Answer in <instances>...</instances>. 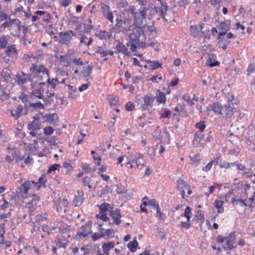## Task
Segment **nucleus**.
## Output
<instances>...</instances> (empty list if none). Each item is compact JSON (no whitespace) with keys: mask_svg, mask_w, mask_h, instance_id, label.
I'll list each match as a JSON object with an SVG mask.
<instances>
[{"mask_svg":"<svg viewBox=\"0 0 255 255\" xmlns=\"http://www.w3.org/2000/svg\"><path fill=\"white\" fill-rule=\"evenodd\" d=\"M190 158L192 163H198L200 160V155L199 154H196L193 157L190 156Z\"/></svg>","mask_w":255,"mask_h":255,"instance_id":"obj_58","label":"nucleus"},{"mask_svg":"<svg viewBox=\"0 0 255 255\" xmlns=\"http://www.w3.org/2000/svg\"><path fill=\"white\" fill-rule=\"evenodd\" d=\"M156 100L159 103H164L166 100L165 95L161 92H159L156 96Z\"/></svg>","mask_w":255,"mask_h":255,"instance_id":"obj_46","label":"nucleus"},{"mask_svg":"<svg viewBox=\"0 0 255 255\" xmlns=\"http://www.w3.org/2000/svg\"><path fill=\"white\" fill-rule=\"evenodd\" d=\"M92 69L93 67L92 66L88 65V66L84 71V75L87 78L86 80L87 81L90 79H92L91 74L92 73Z\"/></svg>","mask_w":255,"mask_h":255,"instance_id":"obj_33","label":"nucleus"},{"mask_svg":"<svg viewBox=\"0 0 255 255\" xmlns=\"http://www.w3.org/2000/svg\"><path fill=\"white\" fill-rule=\"evenodd\" d=\"M147 10L145 9V7H141L139 11L136 12L134 15V24L138 27L136 32H138L139 34L140 32L143 33V30L140 26L143 23V20L145 18Z\"/></svg>","mask_w":255,"mask_h":255,"instance_id":"obj_2","label":"nucleus"},{"mask_svg":"<svg viewBox=\"0 0 255 255\" xmlns=\"http://www.w3.org/2000/svg\"><path fill=\"white\" fill-rule=\"evenodd\" d=\"M114 236V232L113 229H108L105 231L104 233H103V238H111Z\"/></svg>","mask_w":255,"mask_h":255,"instance_id":"obj_43","label":"nucleus"},{"mask_svg":"<svg viewBox=\"0 0 255 255\" xmlns=\"http://www.w3.org/2000/svg\"><path fill=\"white\" fill-rule=\"evenodd\" d=\"M195 127L197 128H199L200 129V131H203V130L205 128L206 126L205 124L202 122H200L195 125Z\"/></svg>","mask_w":255,"mask_h":255,"instance_id":"obj_64","label":"nucleus"},{"mask_svg":"<svg viewBox=\"0 0 255 255\" xmlns=\"http://www.w3.org/2000/svg\"><path fill=\"white\" fill-rule=\"evenodd\" d=\"M30 72L33 74L42 78H47L48 77L49 71L48 69L43 65L32 64L30 67Z\"/></svg>","mask_w":255,"mask_h":255,"instance_id":"obj_3","label":"nucleus"},{"mask_svg":"<svg viewBox=\"0 0 255 255\" xmlns=\"http://www.w3.org/2000/svg\"><path fill=\"white\" fill-rule=\"evenodd\" d=\"M44 88L42 87H39L38 89H34L32 92V96L37 98L40 99H43Z\"/></svg>","mask_w":255,"mask_h":255,"instance_id":"obj_22","label":"nucleus"},{"mask_svg":"<svg viewBox=\"0 0 255 255\" xmlns=\"http://www.w3.org/2000/svg\"><path fill=\"white\" fill-rule=\"evenodd\" d=\"M195 140L200 141L204 138V134L203 133V131H200V132H197L195 135Z\"/></svg>","mask_w":255,"mask_h":255,"instance_id":"obj_56","label":"nucleus"},{"mask_svg":"<svg viewBox=\"0 0 255 255\" xmlns=\"http://www.w3.org/2000/svg\"><path fill=\"white\" fill-rule=\"evenodd\" d=\"M177 186L178 189H183V186H186V185L185 184L183 180L181 178H179L177 181Z\"/></svg>","mask_w":255,"mask_h":255,"instance_id":"obj_59","label":"nucleus"},{"mask_svg":"<svg viewBox=\"0 0 255 255\" xmlns=\"http://www.w3.org/2000/svg\"><path fill=\"white\" fill-rule=\"evenodd\" d=\"M125 108L128 111H131L134 109V104L131 102H128L126 105Z\"/></svg>","mask_w":255,"mask_h":255,"instance_id":"obj_60","label":"nucleus"},{"mask_svg":"<svg viewBox=\"0 0 255 255\" xmlns=\"http://www.w3.org/2000/svg\"><path fill=\"white\" fill-rule=\"evenodd\" d=\"M96 35L100 39L107 40L111 38L112 34L111 32L104 30L96 33Z\"/></svg>","mask_w":255,"mask_h":255,"instance_id":"obj_20","label":"nucleus"},{"mask_svg":"<svg viewBox=\"0 0 255 255\" xmlns=\"http://www.w3.org/2000/svg\"><path fill=\"white\" fill-rule=\"evenodd\" d=\"M154 101V97L152 94H147L143 98L144 104L140 106L142 111H145L148 106L151 107Z\"/></svg>","mask_w":255,"mask_h":255,"instance_id":"obj_9","label":"nucleus"},{"mask_svg":"<svg viewBox=\"0 0 255 255\" xmlns=\"http://www.w3.org/2000/svg\"><path fill=\"white\" fill-rule=\"evenodd\" d=\"M235 232H231L229 236L226 238V243L229 250L236 248L237 245H235Z\"/></svg>","mask_w":255,"mask_h":255,"instance_id":"obj_7","label":"nucleus"},{"mask_svg":"<svg viewBox=\"0 0 255 255\" xmlns=\"http://www.w3.org/2000/svg\"><path fill=\"white\" fill-rule=\"evenodd\" d=\"M110 215L116 225H119L121 224V215L119 210L111 211Z\"/></svg>","mask_w":255,"mask_h":255,"instance_id":"obj_17","label":"nucleus"},{"mask_svg":"<svg viewBox=\"0 0 255 255\" xmlns=\"http://www.w3.org/2000/svg\"><path fill=\"white\" fill-rule=\"evenodd\" d=\"M75 35L72 30L65 32H61L59 33L60 39L59 43L62 45H68L72 37Z\"/></svg>","mask_w":255,"mask_h":255,"instance_id":"obj_5","label":"nucleus"},{"mask_svg":"<svg viewBox=\"0 0 255 255\" xmlns=\"http://www.w3.org/2000/svg\"><path fill=\"white\" fill-rule=\"evenodd\" d=\"M110 208V205L109 203H104L99 206V209L100 211V213L103 214L107 211Z\"/></svg>","mask_w":255,"mask_h":255,"instance_id":"obj_38","label":"nucleus"},{"mask_svg":"<svg viewBox=\"0 0 255 255\" xmlns=\"http://www.w3.org/2000/svg\"><path fill=\"white\" fill-rule=\"evenodd\" d=\"M116 49L117 50L115 53L116 54H118L119 53H122L124 54V55L129 56V53L128 51V48L126 47V46L121 42H118L116 46L115 47Z\"/></svg>","mask_w":255,"mask_h":255,"instance_id":"obj_14","label":"nucleus"},{"mask_svg":"<svg viewBox=\"0 0 255 255\" xmlns=\"http://www.w3.org/2000/svg\"><path fill=\"white\" fill-rule=\"evenodd\" d=\"M141 34H143V33L140 32V34L138 33V35L134 32L130 33L129 35V41L127 43V45L130 47V49L132 52L136 51L137 47L139 44V35Z\"/></svg>","mask_w":255,"mask_h":255,"instance_id":"obj_4","label":"nucleus"},{"mask_svg":"<svg viewBox=\"0 0 255 255\" xmlns=\"http://www.w3.org/2000/svg\"><path fill=\"white\" fill-rule=\"evenodd\" d=\"M156 11L159 14L162 18L164 19L165 21H167L169 19V15L167 13V6L166 4H162L160 7H155Z\"/></svg>","mask_w":255,"mask_h":255,"instance_id":"obj_8","label":"nucleus"},{"mask_svg":"<svg viewBox=\"0 0 255 255\" xmlns=\"http://www.w3.org/2000/svg\"><path fill=\"white\" fill-rule=\"evenodd\" d=\"M232 202L234 204H240L241 206L242 207H246L247 206V204L245 202L244 200L238 198H233L232 200Z\"/></svg>","mask_w":255,"mask_h":255,"instance_id":"obj_41","label":"nucleus"},{"mask_svg":"<svg viewBox=\"0 0 255 255\" xmlns=\"http://www.w3.org/2000/svg\"><path fill=\"white\" fill-rule=\"evenodd\" d=\"M57 206V211L60 214H64L66 212V209L68 204V201L67 199L59 198L58 200L55 202Z\"/></svg>","mask_w":255,"mask_h":255,"instance_id":"obj_6","label":"nucleus"},{"mask_svg":"<svg viewBox=\"0 0 255 255\" xmlns=\"http://www.w3.org/2000/svg\"><path fill=\"white\" fill-rule=\"evenodd\" d=\"M218 40L220 46H221L222 44H225V43L229 44L230 42V41L226 40L225 35H221V34H219Z\"/></svg>","mask_w":255,"mask_h":255,"instance_id":"obj_42","label":"nucleus"},{"mask_svg":"<svg viewBox=\"0 0 255 255\" xmlns=\"http://www.w3.org/2000/svg\"><path fill=\"white\" fill-rule=\"evenodd\" d=\"M101 215L97 214L96 217L97 219H100L104 221H109V218L107 216L106 214H101Z\"/></svg>","mask_w":255,"mask_h":255,"instance_id":"obj_57","label":"nucleus"},{"mask_svg":"<svg viewBox=\"0 0 255 255\" xmlns=\"http://www.w3.org/2000/svg\"><path fill=\"white\" fill-rule=\"evenodd\" d=\"M104 17H105L107 20L110 21L112 23L114 22V16L113 13L112 11H110L103 15Z\"/></svg>","mask_w":255,"mask_h":255,"instance_id":"obj_47","label":"nucleus"},{"mask_svg":"<svg viewBox=\"0 0 255 255\" xmlns=\"http://www.w3.org/2000/svg\"><path fill=\"white\" fill-rule=\"evenodd\" d=\"M45 79L47 80V82L48 83V84L51 86L52 88H54L55 87L56 84L57 83H60L57 78H52L51 79L49 74L48 77L47 78H45Z\"/></svg>","mask_w":255,"mask_h":255,"instance_id":"obj_34","label":"nucleus"},{"mask_svg":"<svg viewBox=\"0 0 255 255\" xmlns=\"http://www.w3.org/2000/svg\"><path fill=\"white\" fill-rule=\"evenodd\" d=\"M28 76V75L26 74L22 71H20L17 73L15 80L19 85H23L26 83L27 80L29 81V80L27 78Z\"/></svg>","mask_w":255,"mask_h":255,"instance_id":"obj_13","label":"nucleus"},{"mask_svg":"<svg viewBox=\"0 0 255 255\" xmlns=\"http://www.w3.org/2000/svg\"><path fill=\"white\" fill-rule=\"evenodd\" d=\"M224 204V202L222 200H216L214 203V206L218 209V213H222L224 211V209L223 208V205Z\"/></svg>","mask_w":255,"mask_h":255,"instance_id":"obj_28","label":"nucleus"},{"mask_svg":"<svg viewBox=\"0 0 255 255\" xmlns=\"http://www.w3.org/2000/svg\"><path fill=\"white\" fill-rule=\"evenodd\" d=\"M101 7L103 15L110 11V6L104 2L101 3Z\"/></svg>","mask_w":255,"mask_h":255,"instance_id":"obj_48","label":"nucleus"},{"mask_svg":"<svg viewBox=\"0 0 255 255\" xmlns=\"http://www.w3.org/2000/svg\"><path fill=\"white\" fill-rule=\"evenodd\" d=\"M230 23L231 22L229 20H226L220 22L218 27L221 29L222 32L219 34H221V35H225L227 32L230 29Z\"/></svg>","mask_w":255,"mask_h":255,"instance_id":"obj_12","label":"nucleus"},{"mask_svg":"<svg viewBox=\"0 0 255 255\" xmlns=\"http://www.w3.org/2000/svg\"><path fill=\"white\" fill-rule=\"evenodd\" d=\"M149 205L154 207L156 210L159 207L158 204L156 203V200L153 199L149 201Z\"/></svg>","mask_w":255,"mask_h":255,"instance_id":"obj_62","label":"nucleus"},{"mask_svg":"<svg viewBox=\"0 0 255 255\" xmlns=\"http://www.w3.org/2000/svg\"><path fill=\"white\" fill-rule=\"evenodd\" d=\"M68 89L69 90V97L71 98H76V95L74 93L77 91V88L72 86H69Z\"/></svg>","mask_w":255,"mask_h":255,"instance_id":"obj_45","label":"nucleus"},{"mask_svg":"<svg viewBox=\"0 0 255 255\" xmlns=\"http://www.w3.org/2000/svg\"><path fill=\"white\" fill-rule=\"evenodd\" d=\"M0 75L1 77L6 81H7L9 79L11 78L10 74L8 73L6 71L3 70L1 72Z\"/></svg>","mask_w":255,"mask_h":255,"instance_id":"obj_51","label":"nucleus"},{"mask_svg":"<svg viewBox=\"0 0 255 255\" xmlns=\"http://www.w3.org/2000/svg\"><path fill=\"white\" fill-rule=\"evenodd\" d=\"M54 97L57 99V96L55 95L54 93H51L47 96V98H43V100L46 105L51 104L54 102Z\"/></svg>","mask_w":255,"mask_h":255,"instance_id":"obj_26","label":"nucleus"},{"mask_svg":"<svg viewBox=\"0 0 255 255\" xmlns=\"http://www.w3.org/2000/svg\"><path fill=\"white\" fill-rule=\"evenodd\" d=\"M82 168L83 170L87 173L90 172L91 170V169L90 168L89 165L87 163L82 164Z\"/></svg>","mask_w":255,"mask_h":255,"instance_id":"obj_63","label":"nucleus"},{"mask_svg":"<svg viewBox=\"0 0 255 255\" xmlns=\"http://www.w3.org/2000/svg\"><path fill=\"white\" fill-rule=\"evenodd\" d=\"M84 200V198L83 192L82 191H78V195L75 196L74 200V203L75 204V206H79L82 204Z\"/></svg>","mask_w":255,"mask_h":255,"instance_id":"obj_21","label":"nucleus"},{"mask_svg":"<svg viewBox=\"0 0 255 255\" xmlns=\"http://www.w3.org/2000/svg\"><path fill=\"white\" fill-rule=\"evenodd\" d=\"M183 99L186 101L188 104L192 106L194 105V103L192 101V99L189 96V94H187L183 96Z\"/></svg>","mask_w":255,"mask_h":255,"instance_id":"obj_54","label":"nucleus"},{"mask_svg":"<svg viewBox=\"0 0 255 255\" xmlns=\"http://www.w3.org/2000/svg\"><path fill=\"white\" fill-rule=\"evenodd\" d=\"M60 168V165L58 164H54L49 167L48 170V173H51L52 172H55L57 169Z\"/></svg>","mask_w":255,"mask_h":255,"instance_id":"obj_53","label":"nucleus"},{"mask_svg":"<svg viewBox=\"0 0 255 255\" xmlns=\"http://www.w3.org/2000/svg\"><path fill=\"white\" fill-rule=\"evenodd\" d=\"M41 124L39 119L34 117V120L28 125V128L29 130H38L41 128Z\"/></svg>","mask_w":255,"mask_h":255,"instance_id":"obj_18","label":"nucleus"},{"mask_svg":"<svg viewBox=\"0 0 255 255\" xmlns=\"http://www.w3.org/2000/svg\"><path fill=\"white\" fill-rule=\"evenodd\" d=\"M30 106L33 108L44 109L43 105L40 102L36 103H31Z\"/></svg>","mask_w":255,"mask_h":255,"instance_id":"obj_61","label":"nucleus"},{"mask_svg":"<svg viewBox=\"0 0 255 255\" xmlns=\"http://www.w3.org/2000/svg\"><path fill=\"white\" fill-rule=\"evenodd\" d=\"M138 245V244L136 240V238L132 242H129L128 245L129 251L131 252H134L136 251V249Z\"/></svg>","mask_w":255,"mask_h":255,"instance_id":"obj_30","label":"nucleus"},{"mask_svg":"<svg viewBox=\"0 0 255 255\" xmlns=\"http://www.w3.org/2000/svg\"><path fill=\"white\" fill-rule=\"evenodd\" d=\"M203 27L202 25H191L190 27L191 32L193 34L194 36H197L199 35L200 32L202 29Z\"/></svg>","mask_w":255,"mask_h":255,"instance_id":"obj_24","label":"nucleus"},{"mask_svg":"<svg viewBox=\"0 0 255 255\" xmlns=\"http://www.w3.org/2000/svg\"><path fill=\"white\" fill-rule=\"evenodd\" d=\"M162 65L161 63L159 62V61H153L151 64L150 65V66L151 67V69L152 70H155L159 67H161Z\"/></svg>","mask_w":255,"mask_h":255,"instance_id":"obj_49","label":"nucleus"},{"mask_svg":"<svg viewBox=\"0 0 255 255\" xmlns=\"http://www.w3.org/2000/svg\"><path fill=\"white\" fill-rule=\"evenodd\" d=\"M23 107L22 105H19L17 106L16 110H9L10 113L15 120H17L22 116Z\"/></svg>","mask_w":255,"mask_h":255,"instance_id":"obj_16","label":"nucleus"},{"mask_svg":"<svg viewBox=\"0 0 255 255\" xmlns=\"http://www.w3.org/2000/svg\"><path fill=\"white\" fill-rule=\"evenodd\" d=\"M10 98L9 91H2L0 93V100L6 101Z\"/></svg>","mask_w":255,"mask_h":255,"instance_id":"obj_35","label":"nucleus"},{"mask_svg":"<svg viewBox=\"0 0 255 255\" xmlns=\"http://www.w3.org/2000/svg\"><path fill=\"white\" fill-rule=\"evenodd\" d=\"M135 163L137 167L140 169H141L142 167L145 166L144 159L142 156L140 155L136 158Z\"/></svg>","mask_w":255,"mask_h":255,"instance_id":"obj_32","label":"nucleus"},{"mask_svg":"<svg viewBox=\"0 0 255 255\" xmlns=\"http://www.w3.org/2000/svg\"><path fill=\"white\" fill-rule=\"evenodd\" d=\"M5 53L8 57H11L15 55H17L18 51L15 45H11L6 48Z\"/></svg>","mask_w":255,"mask_h":255,"instance_id":"obj_19","label":"nucleus"},{"mask_svg":"<svg viewBox=\"0 0 255 255\" xmlns=\"http://www.w3.org/2000/svg\"><path fill=\"white\" fill-rule=\"evenodd\" d=\"M46 181V177L45 175H42L37 182L27 180L18 188L17 192L21 193L22 197L26 196L29 190L36 188L37 190H39L41 186H44Z\"/></svg>","mask_w":255,"mask_h":255,"instance_id":"obj_1","label":"nucleus"},{"mask_svg":"<svg viewBox=\"0 0 255 255\" xmlns=\"http://www.w3.org/2000/svg\"><path fill=\"white\" fill-rule=\"evenodd\" d=\"M54 130V128L51 126L46 127L44 128V134L47 135L52 134Z\"/></svg>","mask_w":255,"mask_h":255,"instance_id":"obj_50","label":"nucleus"},{"mask_svg":"<svg viewBox=\"0 0 255 255\" xmlns=\"http://www.w3.org/2000/svg\"><path fill=\"white\" fill-rule=\"evenodd\" d=\"M161 134V130L159 129V126H158L152 133V136L156 138V141L157 142L158 141H159V142H161V139L160 138Z\"/></svg>","mask_w":255,"mask_h":255,"instance_id":"obj_31","label":"nucleus"},{"mask_svg":"<svg viewBox=\"0 0 255 255\" xmlns=\"http://www.w3.org/2000/svg\"><path fill=\"white\" fill-rule=\"evenodd\" d=\"M7 40L5 36L0 38V49L6 48Z\"/></svg>","mask_w":255,"mask_h":255,"instance_id":"obj_40","label":"nucleus"},{"mask_svg":"<svg viewBox=\"0 0 255 255\" xmlns=\"http://www.w3.org/2000/svg\"><path fill=\"white\" fill-rule=\"evenodd\" d=\"M108 100L112 107L117 106L119 105L118 98L114 95H109L108 96Z\"/></svg>","mask_w":255,"mask_h":255,"instance_id":"obj_29","label":"nucleus"},{"mask_svg":"<svg viewBox=\"0 0 255 255\" xmlns=\"http://www.w3.org/2000/svg\"><path fill=\"white\" fill-rule=\"evenodd\" d=\"M236 164V162L233 163H229L227 162H221L219 164V166L221 168L228 169L231 167L234 166Z\"/></svg>","mask_w":255,"mask_h":255,"instance_id":"obj_39","label":"nucleus"},{"mask_svg":"<svg viewBox=\"0 0 255 255\" xmlns=\"http://www.w3.org/2000/svg\"><path fill=\"white\" fill-rule=\"evenodd\" d=\"M222 106L220 105L219 103H214L212 107V110L216 113L219 115L220 114V111H221Z\"/></svg>","mask_w":255,"mask_h":255,"instance_id":"obj_36","label":"nucleus"},{"mask_svg":"<svg viewBox=\"0 0 255 255\" xmlns=\"http://www.w3.org/2000/svg\"><path fill=\"white\" fill-rule=\"evenodd\" d=\"M96 53L100 54L102 57L108 55V50H104L101 46H98L96 48Z\"/></svg>","mask_w":255,"mask_h":255,"instance_id":"obj_44","label":"nucleus"},{"mask_svg":"<svg viewBox=\"0 0 255 255\" xmlns=\"http://www.w3.org/2000/svg\"><path fill=\"white\" fill-rule=\"evenodd\" d=\"M93 27L94 26L92 24H84V32L86 33H90Z\"/></svg>","mask_w":255,"mask_h":255,"instance_id":"obj_55","label":"nucleus"},{"mask_svg":"<svg viewBox=\"0 0 255 255\" xmlns=\"http://www.w3.org/2000/svg\"><path fill=\"white\" fill-rule=\"evenodd\" d=\"M44 119H45V121L48 122L49 124H53L54 121H56L58 119V115L54 114H46L43 116Z\"/></svg>","mask_w":255,"mask_h":255,"instance_id":"obj_23","label":"nucleus"},{"mask_svg":"<svg viewBox=\"0 0 255 255\" xmlns=\"http://www.w3.org/2000/svg\"><path fill=\"white\" fill-rule=\"evenodd\" d=\"M220 111V115L224 117L230 118L234 113L233 108L230 106V104L229 103L228 105H224L222 106V109Z\"/></svg>","mask_w":255,"mask_h":255,"instance_id":"obj_10","label":"nucleus"},{"mask_svg":"<svg viewBox=\"0 0 255 255\" xmlns=\"http://www.w3.org/2000/svg\"><path fill=\"white\" fill-rule=\"evenodd\" d=\"M33 198L28 202V206L31 211L35 210L37 204L39 202L40 198L36 194L32 195Z\"/></svg>","mask_w":255,"mask_h":255,"instance_id":"obj_15","label":"nucleus"},{"mask_svg":"<svg viewBox=\"0 0 255 255\" xmlns=\"http://www.w3.org/2000/svg\"><path fill=\"white\" fill-rule=\"evenodd\" d=\"M91 233V230L89 226H82L81 228L78 230L77 235H76V238L83 237L86 238L89 234Z\"/></svg>","mask_w":255,"mask_h":255,"instance_id":"obj_11","label":"nucleus"},{"mask_svg":"<svg viewBox=\"0 0 255 255\" xmlns=\"http://www.w3.org/2000/svg\"><path fill=\"white\" fill-rule=\"evenodd\" d=\"M114 244L112 242H110L108 243H105L102 246V248L103 249L104 254H106L107 255H109V251L114 248Z\"/></svg>","mask_w":255,"mask_h":255,"instance_id":"obj_27","label":"nucleus"},{"mask_svg":"<svg viewBox=\"0 0 255 255\" xmlns=\"http://www.w3.org/2000/svg\"><path fill=\"white\" fill-rule=\"evenodd\" d=\"M64 241V239L62 238H59L57 239V240H56V243L57 245L58 246V247H63L65 248L66 246V243H64L63 241Z\"/></svg>","mask_w":255,"mask_h":255,"instance_id":"obj_52","label":"nucleus"},{"mask_svg":"<svg viewBox=\"0 0 255 255\" xmlns=\"http://www.w3.org/2000/svg\"><path fill=\"white\" fill-rule=\"evenodd\" d=\"M209 56V59L206 62V65L207 66H209L211 67H213L220 65V62L219 61H217L213 62L212 61V60L214 59V58L215 57V55L212 54H210Z\"/></svg>","mask_w":255,"mask_h":255,"instance_id":"obj_25","label":"nucleus"},{"mask_svg":"<svg viewBox=\"0 0 255 255\" xmlns=\"http://www.w3.org/2000/svg\"><path fill=\"white\" fill-rule=\"evenodd\" d=\"M92 181V180L91 178L89 176H86L84 178H83L82 180V182L83 183V185L84 186H88V187L89 189H92V186L90 184L91 182Z\"/></svg>","mask_w":255,"mask_h":255,"instance_id":"obj_37","label":"nucleus"}]
</instances>
